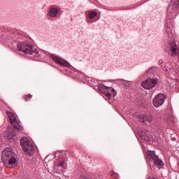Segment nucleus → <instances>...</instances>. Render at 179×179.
I'll return each instance as SVG.
<instances>
[{
  "mask_svg": "<svg viewBox=\"0 0 179 179\" xmlns=\"http://www.w3.org/2000/svg\"><path fill=\"white\" fill-rule=\"evenodd\" d=\"M179 13V0H171L167 9V22L166 23V31L169 37H173V22H169L170 19H174Z\"/></svg>",
  "mask_w": 179,
  "mask_h": 179,
  "instance_id": "f257e3e1",
  "label": "nucleus"
},
{
  "mask_svg": "<svg viewBox=\"0 0 179 179\" xmlns=\"http://www.w3.org/2000/svg\"><path fill=\"white\" fill-rule=\"evenodd\" d=\"M1 160L6 167H10L13 164H16V154L13 151V148H6L3 150L1 155Z\"/></svg>",
  "mask_w": 179,
  "mask_h": 179,
  "instance_id": "f03ea898",
  "label": "nucleus"
},
{
  "mask_svg": "<svg viewBox=\"0 0 179 179\" xmlns=\"http://www.w3.org/2000/svg\"><path fill=\"white\" fill-rule=\"evenodd\" d=\"M17 49L23 54H26V55H31L32 57H34V58H38V57H40L38 50L34 48L33 44L29 41L19 42L17 44Z\"/></svg>",
  "mask_w": 179,
  "mask_h": 179,
  "instance_id": "7ed1b4c3",
  "label": "nucleus"
},
{
  "mask_svg": "<svg viewBox=\"0 0 179 179\" xmlns=\"http://www.w3.org/2000/svg\"><path fill=\"white\" fill-rule=\"evenodd\" d=\"M21 146L22 148V150L28 155V156H33V152H34V145L31 143L29 138L27 137H23L20 140Z\"/></svg>",
  "mask_w": 179,
  "mask_h": 179,
  "instance_id": "20e7f679",
  "label": "nucleus"
},
{
  "mask_svg": "<svg viewBox=\"0 0 179 179\" xmlns=\"http://www.w3.org/2000/svg\"><path fill=\"white\" fill-rule=\"evenodd\" d=\"M147 159H148L151 163H154V166H157V167H159V169L164 166V163L157 155H156L155 151H148L147 152Z\"/></svg>",
  "mask_w": 179,
  "mask_h": 179,
  "instance_id": "39448f33",
  "label": "nucleus"
},
{
  "mask_svg": "<svg viewBox=\"0 0 179 179\" xmlns=\"http://www.w3.org/2000/svg\"><path fill=\"white\" fill-rule=\"evenodd\" d=\"M6 114L8 115L10 121L11 125H13V128L17 129L18 132H22L23 131V126L20 124V122H19L17 118H16V115H15L13 113L9 111H6Z\"/></svg>",
  "mask_w": 179,
  "mask_h": 179,
  "instance_id": "423d86ee",
  "label": "nucleus"
},
{
  "mask_svg": "<svg viewBox=\"0 0 179 179\" xmlns=\"http://www.w3.org/2000/svg\"><path fill=\"white\" fill-rule=\"evenodd\" d=\"M50 57L54 62L57 64V65H60V66H66L67 68H70L71 66L69 62L55 54H50Z\"/></svg>",
  "mask_w": 179,
  "mask_h": 179,
  "instance_id": "0eeeda50",
  "label": "nucleus"
},
{
  "mask_svg": "<svg viewBox=\"0 0 179 179\" xmlns=\"http://www.w3.org/2000/svg\"><path fill=\"white\" fill-rule=\"evenodd\" d=\"M164 100H166V95L164 94H158L152 100V104L154 107L157 108L164 104Z\"/></svg>",
  "mask_w": 179,
  "mask_h": 179,
  "instance_id": "6e6552de",
  "label": "nucleus"
},
{
  "mask_svg": "<svg viewBox=\"0 0 179 179\" xmlns=\"http://www.w3.org/2000/svg\"><path fill=\"white\" fill-rule=\"evenodd\" d=\"M102 89L104 92L105 96H106L109 100L111 99V98L115 97V96H117V92L113 87L103 86Z\"/></svg>",
  "mask_w": 179,
  "mask_h": 179,
  "instance_id": "1a4fd4ad",
  "label": "nucleus"
},
{
  "mask_svg": "<svg viewBox=\"0 0 179 179\" xmlns=\"http://www.w3.org/2000/svg\"><path fill=\"white\" fill-rule=\"evenodd\" d=\"M157 85V81L155 79H148L141 83V86L144 89L149 90V89H153Z\"/></svg>",
  "mask_w": 179,
  "mask_h": 179,
  "instance_id": "9d476101",
  "label": "nucleus"
},
{
  "mask_svg": "<svg viewBox=\"0 0 179 179\" xmlns=\"http://www.w3.org/2000/svg\"><path fill=\"white\" fill-rule=\"evenodd\" d=\"M138 121L146 125L148 123L151 124V122L153 121V118L150 115H141L138 116Z\"/></svg>",
  "mask_w": 179,
  "mask_h": 179,
  "instance_id": "9b49d317",
  "label": "nucleus"
},
{
  "mask_svg": "<svg viewBox=\"0 0 179 179\" xmlns=\"http://www.w3.org/2000/svg\"><path fill=\"white\" fill-rule=\"evenodd\" d=\"M14 135L15 134H13V129H12L11 127L7 128L4 134V136H6V138H8V139H13Z\"/></svg>",
  "mask_w": 179,
  "mask_h": 179,
  "instance_id": "f8f14e48",
  "label": "nucleus"
},
{
  "mask_svg": "<svg viewBox=\"0 0 179 179\" xmlns=\"http://www.w3.org/2000/svg\"><path fill=\"white\" fill-rule=\"evenodd\" d=\"M177 43L176 41H173L171 45V51L172 53L171 54V57H174V55H177Z\"/></svg>",
  "mask_w": 179,
  "mask_h": 179,
  "instance_id": "ddd939ff",
  "label": "nucleus"
},
{
  "mask_svg": "<svg viewBox=\"0 0 179 179\" xmlns=\"http://www.w3.org/2000/svg\"><path fill=\"white\" fill-rule=\"evenodd\" d=\"M57 15H58V9L56 8H52L49 10V16L50 17H57Z\"/></svg>",
  "mask_w": 179,
  "mask_h": 179,
  "instance_id": "4468645a",
  "label": "nucleus"
},
{
  "mask_svg": "<svg viewBox=\"0 0 179 179\" xmlns=\"http://www.w3.org/2000/svg\"><path fill=\"white\" fill-rule=\"evenodd\" d=\"M96 16H97V13H96V11L90 12L89 17L90 19H94V17H96Z\"/></svg>",
  "mask_w": 179,
  "mask_h": 179,
  "instance_id": "2eb2a0df",
  "label": "nucleus"
},
{
  "mask_svg": "<svg viewBox=\"0 0 179 179\" xmlns=\"http://www.w3.org/2000/svg\"><path fill=\"white\" fill-rule=\"evenodd\" d=\"M33 97V95L29 94L27 96L25 97V101H29V99H31Z\"/></svg>",
  "mask_w": 179,
  "mask_h": 179,
  "instance_id": "dca6fc26",
  "label": "nucleus"
},
{
  "mask_svg": "<svg viewBox=\"0 0 179 179\" xmlns=\"http://www.w3.org/2000/svg\"><path fill=\"white\" fill-rule=\"evenodd\" d=\"M65 164V162L64 160H62V162H59V164H58V166H59L60 167H64V165Z\"/></svg>",
  "mask_w": 179,
  "mask_h": 179,
  "instance_id": "f3484780",
  "label": "nucleus"
},
{
  "mask_svg": "<svg viewBox=\"0 0 179 179\" xmlns=\"http://www.w3.org/2000/svg\"><path fill=\"white\" fill-rule=\"evenodd\" d=\"M156 69H157V68L156 67H151L150 69V71H156Z\"/></svg>",
  "mask_w": 179,
  "mask_h": 179,
  "instance_id": "a211bd4d",
  "label": "nucleus"
},
{
  "mask_svg": "<svg viewBox=\"0 0 179 179\" xmlns=\"http://www.w3.org/2000/svg\"><path fill=\"white\" fill-rule=\"evenodd\" d=\"M125 86H129V83H125Z\"/></svg>",
  "mask_w": 179,
  "mask_h": 179,
  "instance_id": "6ab92c4d",
  "label": "nucleus"
},
{
  "mask_svg": "<svg viewBox=\"0 0 179 179\" xmlns=\"http://www.w3.org/2000/svg\"><path fill=\"white\" fill-rule=\"evenodd\" d=\"M169 125H171V122H169Z\"/></svg>",
  "mask_w": 179,
  "mask_h": 179,
  "instance_id": "aec40b11",
  "label": "nucleus"
}]
</instances>
